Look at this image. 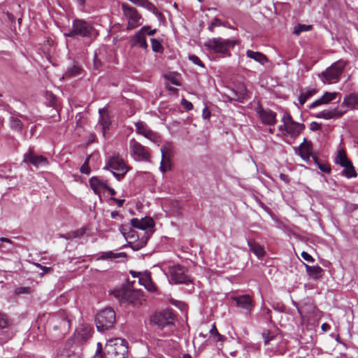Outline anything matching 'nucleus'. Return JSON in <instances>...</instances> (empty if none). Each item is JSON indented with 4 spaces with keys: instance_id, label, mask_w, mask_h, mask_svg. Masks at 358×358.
<instances>
[{
    "instance_id": "1",
    "label": "nucleus",
    "mask_w": 358,
    "mask_h": 358,
    "mask_svg": "<svg viewBox=\"0 0 358 358\" xmlns=\"http://www.w3.org/2000/svg\"><path fill=\"white\" fill-rule=\"evenodd\" d=\"M127 353V342L121 338L110 339L104 347V358H124Z\"/></svg>"
},
{
    "instance_id": "2",
    "label": "nucleus",
    "mask_w": 358,
    "mask_h": 358,
    "mask_svg": "<svg viewBox=\"0 0 358 358\" xmlns=\"http://www.w3.org/2000/svg\"><path fill=\"white\" fill-rule=\"evenodd\" d=\"M150 321L162 330L166 329L165 334H169L173 331L174 315L170 310L155 313L151 316Z\"/></svg>"
},
{
    "instance_id": "3",
    "label": "nucleus",
    "mask_w": 358,
    "mask_h": 358,
    "mask_svg": "<svg viewBox=\"0 0 358 358\" xmlns=\"http://www.w3.org/2000/svg\"><path fill=\"white\" fill-rule=\"evenodd\" d=\"M169 280L173 284H185L192 282L191 276L188 274V269L180 264L169 266Z\"/></svg>"
},
{
    "instance_id": "4",
    "label": "nucleus",
    "mask_w": 358,
    "mask_h": 358,
    "mask_svg": "<svg viewBox=\"0 0 358 358\" xmlns=\"http://www.w3.org/2000/svg\"><path fill=\"white\" fill-rule=\"evenodd\" d=\"M282 122V124L278 127L279 131L282 133L285 132L292 137L298 136L304 129L303 124L294 121L290 113L288 112L283 113Z\"/></svg>"
},
{
    "instance_id": "5",
    "label": "nucleus",
    "mask_w": 358,
    "mask_h": 358,
    "mask_svg": "<svg viewBox=\"0 0 358 358\" xmlns=\"http://www.w3.org/2000/svg\"><path fill=\"white\" fill-rule=\"evenodd\" d=\"M95 321L97 330L103 332L113 326L115 322V313L111 308L102 310L97 313Z\"/></svg>"
},
{
    "instance_id": "6",
    "label": "nucleus",
    "mask_w": 358,
    "mask_h": 358,
    "mask_svg": "<svg viewBox=\"0 0 358 358\" xmlns=\"http://www.w3.org/2000/svg\"><path fill=\"white\" fill-rule=\"evenodd\" d=\"M114 294L120 302L131 304L134 307H139L143 301V296L138 291L122 289L115 290Z\"/></svg>"
},
{
    "instance_id": "7",
    "label": "nucleus",
    "mask_w": 358,
    "mask_h": 358,
    "mask_svg": "<svg viewBox=\"0 0 358 358\" xmlns=\"http://www.w3.org/2000/svg\"><path fill=\"white\" fill-rule=\"evenodd\" d=\"M344 60H338L322 73V81L329 84L338 82L340 76L346 66Z\"/></svg>"
},
{
    "instance_id": "8",
    "label": "nucleus",
    "mask_w": 358,
    "mask_h": 358,
    "mask_svg": "<svg viewBox=\"0 0 358 358\" xmlns=\"http://www.w3.org/2000/svg\"><path fill=\"white\" fill-rule=\"evenodd\" d=\"M94 29L90 23L83 20L76 19L73 22L72 30L65 34V36L73 37L78 35L82 37H90L94 34Z\"/></svg>"
},
{
    "instance_id": "9",
    "label": "nucleus",
    "mask_w": 358,
    "mask_h": 358,
    "mask_svg": "<svg viewBox=\"0 0 358 358\" xmlns=\"http://www.w3.org/2000/svg\"><path fill=\"white\" fill-rule=\"evenodd\" d=\"M122 7L124 15L127 20V29H133L142 24V17L134 7H131L125 3H122Z\"/></svg>"
},
{
    "instance_id": "10",
    "label": "nucleus",
    "mask_w": 358,
    "mask_h": 358,
    "mask_svg": "<svg viewBox=\"0 0 358 358\" xmlns=\"http://www.w3.org/2000/svg\"><path fill=\"white\" fill-rule=\"evenodd\" d=\"M234 41L221 38H213L206 43V46L210 50L222 54H227L230 49L234 47Z\"/></svg>"
},
{
    "instance_id": "11",
    "label": "nucleus",
    "mask_w": 358,
    "mask_h": 358,
    "mask_svg": "<svg viewBox=\"0 0 358 358\" xmlns=\"http://www.w3.org/2000/svg\"><path fill=\"white\" fill-rule=\"evenodd\" d=\"M106 168L112 171L113 176L118 180H120L128 171L122 158H110Z\"/></svg>"
},
{
    "instance_id": "12",
    "label": "nucleus",
    "mask_w": 358,
    "mask_h": 358,
    "mask_svg": "<svg viewBox=\"0 0 358 358\" xmlns=\"http://www.w3.org/2000/svg\"><path fill=\"white\" fill-rule=\"evenodd\" d=\"M50 324L55 330H60L64 334L69 329L71 321L66 312L62 311L51 317Z\"/></svg>"
},
{
    "instance_id": "13",
    "label": "nucleus",
    "mask_w": 358,
    "mask_h": 358,
    "mask_svg": "<svg viewBox=\"0 0 358 358\" xmlns=\"http://www.w3.org/2000/svg\"><path fill=\"white\" fill-rule=\"evenodd\" d=\"M336 163L343 167L342 174L348 178H355L357 174L352 162L349 158H336Z\"/></svg>"
},
{
    "instance_id": "14",
    "label": "nucleus",
    "mask_w": 358,
    "mask_h": 358,
    "mask_svg": "<svg viewBox=\"0 0 358 358\" xmlns=\"http://www.w3.org/2000/svg\"><path fill=\"white\" fill-rule=\"evenodd\" d=\"M149 29L148 26L143 27L131 39L132 46H138L143 50L148 49L145 32Z\"/></svg>"
},
{
    "instance_id": "15",
    "label": "nucleus",
    "mask_w": 358,
    "mask_h": 358,
    "mask_svg": "<svg viewBox=\"0 0 358 358\" xmlns=\"http://www.w3.org/2000/svg\"><path fill=\"white\" fill-rule=\"evenodd\" d=\"M99 124L98 126L100 127L102 135L103 137L106 136V131L109 129L110 125V118L107 114V111L104 108H100L99 110Z\"/></svg>"
},
{
    "instance_id": "16",
    "label": "nucleus",
    "mask_w": 358,
    "mask_h": 358,
    "mask_svg": "<svg viewBox=\"0 0 358 358\" xmlns=\"http://www.w3.org/2000/svg\"><path fill=\"white\" fill-rule=\"evenodd\" d=\"M233 299L236 301L238 307L246 310L248 313H250L254 307L253 301L249 295L245 294L235 296Z\"/></svg>"
},
{
    "instance_id": "17",
    "label": "nucleus",
    "mask_w": 358,
    "mask_h": 358,
    "mask_svg": "<svg viewBox=\"0 0 358 358\" xmlns=\"http://www.w3.org/2000/svg\"><path fill=\"white\" fill-rule=\"evenodd\" d=\"M130 150L136 157H149L148 149L134 139L130 141Z\"/></svg>"
},
{
    "instance_id": "18",
    "label": "nucleus",
    "mask_w": 358,
    "mask_h": 358,
    "mask_svg": "<svg viewBox=\"0 0 358 358\" xmlns=\"http://www.w3.org/2000/svg\"><path fill=\"white\" fill-rule=\"evenodd\" d=\"M259 117L263 123L273 125L276 122V113L269 109H262L259 111Z\"/></svg>"
},
{
    "instance_id": "19",
    "label": "nucleus",
    "mask_w": 358,
    "mask_h": 358,
    "mask_svg": "<svg viewBox=\"0 0 358 358\" xmlns=\"http://www.w3.org/2000/svg\"><path fill=\"white\" fill-rule=\"evenodd\" d=\"M131 224L134 228L145 230L148 228L152 227L154 222L152 219L150 217H145L141 220L133 218L131 220Z\"/></svg>"
},
{
    "instance_id": "20",
    "label": "nucleus",
    "mask_w": 358,
    "mask_h": 358,
    "mask_svg": "<svg viewBox=\"0 0 358 358\" xmlns=\"http://www.w3.org/2000/svg\"><path fill=\"white\" fill-rule=\"evenodd\" d=\"M338 94L339 93L338 92H325L322 97L315 100L310 105V108H314L322 104H327L334 100Z\"/></svg>"
},
{
    "instance_id": "21",
    "label": "nucleus",
    "mask_w": 358,
    "mask_h": 358,
    "mask_svg": "<svg viewBox=\"0 0 358 358\" xmlns=\"http://www.w3.org/2000/svg\"><path fill=\"white\" fill-rule=\"evenodd\" d=\"M342 106L350 109H358V93L352 92L345 96Z\"/></svg>"
},
{
    "instance_id": "22",
    "label": "nucleus",
    "mask_w": 358,
    "mask_h": 358,
    "mask_svg": "<svg viewBox=\"0 0 358 358\" xmlns=\"http://www.w3.org/2000/svg\"><path fill=\"white\" fill-rule=\"evenodd\" d=\"M246 56L248 58L253 59L254 61L258 62L259 64H260L262 65H264V64H266L268 62V59L266 57V55L260 52H256V51H253L251 50H248L246 51Z\"/></svg>"
},
{
    "instance_id": "23",
    "label": "nucleus",
    "mask_w": 358,
    "mask_h": 358,
    "mask_svg": "<svg viewBox=\"0 0 358 358\" xmlns=\"http://www.w3.org/2000/svg\"><path fill=\"white\" fill-rule=\"evenodd\" d=\"M89 183L91 188L94 191V192L97 193L100 189H104L105 187H107L106 181L102 180L99 177H92L89 180Z\"/></svg>"
},
{
    "instance_id": "24",
    "label": "nucleus",
    "mask_w": 358,
    "mask_h": 358,
    "mask_svg": "<svg viewBox=\"0 0 358 358\" xmlns=\"http://www.w3.org/2000/svg\"><path fill=\"white\" fill-rule=\"evenodd\" d=\"M344 113L338 110L336 108L333 110H327L320 112L317 114V118H322L324 120H330L336 117H341Z\"/></svg>"
},
{
    "instance_id": "25",
    "label": "nucleus",
    "mask_w": 358,
    "mask_h": 358,
    "mask_svg": "<svg viewBox=\"0 0 358 358\" xmlns=\"http://www.w3.org/2000/svg\"><path fill=\"white\" fill-rule=\"evenodd\" d=\"M305 266L307 273L313 279L317 280L322 277L323 269L320 266H309L305 264Z\"/></svg>"
},
{
    "instance_id": "26",
    "label": "nucleus",
    "mask_w": 358,
    "mask_h": 358,
    "mask_svg": "<svg viewBox=\"0 0 358 358\" xmlns=\"http://www.w3.org/2000/svg\"><path fill=\"white\" fill-rule=\"evenodd\" d=\"M139 283L143 285L150 292H154L157 289L156 285L151 280V278L148 275H144L143 276L140 277Z\"/></svg>"
},
{
    "instance_id": "27",
    "label": "nucleus",
    "mask_w": 358,
    "mask_h": 358,
    "mask_svg": "<svg viewBox=\"0 0 358 358\" xmlns=\"http://www.w3.org/2000/svg\"><path fill=\"white\" fill-rule=\"evenodd\" d=\"M299 149L300 157H313L311 153V143L310 141L304 139Z\"/></svg>"
},
{
    "instance_id": "28",
    "label": "nucleus",
    "mask_w": 358,
    "mask_h": 358,
    "mask_svg": "<svg viewBox=\"0 0 358 358\" xmlns=\"http://www.w3.org/2000/svg\"><path fill=\"white\" fill-rule=\"evenodd\" d=\"M248 245L250 250L259 258L263 257L265 254L264 248L255 241H248Z\"/></svg>"
},
{
    "instance_id": "29",
    "label": "nucleus",
    "mask_w": 358,
    "mask_h": 358,
    "mask_svg": "<svg viewBox=\"0 0 358 358\" xmlns=\"http://www.w3.org/2000/svg\"><path fill=\"white\" fill-rule=\"evenodd\" d=\"M24 162L28 165L32 164L36 169L48 164L47 158H24Z\"/></svg>"
},
{
    "instance_id": "30",
    "label": "nucleus",
    "mask_w": 358,
    "mask_h": 358,
    "mask_svg": "<svg viewBox=\"0 0 358 358\" xmlns=\"http://www.w3.org/2000/svg\"><path fill=\"white\" fill-rule=\"evenodd\" d=\"M126 253L125 252H113L112 251H108V252H103L99 254V257L97 259H117L120 257H125Z\"/></svg>"
},
{
    "instance_id": "31",
    "label": "nucleus",
    "mask_w": 358,
    "mask_h": 358,
    "mask_svg": "<svg viewBox=\"0 0 358 358\" xmlns=\"http://www.w3.org/2000/svg\"><path fill=\"white\" fill-rule=\"evenodd\" d=\"M92 329L89 326H84L78 331V338L86 341L92 336Z\"/></svg>"
},
{
    "instance_id": "32",
    "label": "nucleus",
    "mask_w": 358,
    "mask_h": 358,
    "mask_svg": "<svg viewBox=\"0 0 358 358\" xmlns=\"http://www.w3.org/2000/svg\"><path fill=\"white\" fill-rule=\"evenodd\" d=\"M57 357L58 358H80L78 354L71 348H64L58 352Z\"/></svg>"
},
{
    "instance_id": "33",
    "label": "nucleus",
    "mask_w": 358,
    "mask_h": 358,
    "mask_svg": "<svg viewBox=\"0 0 358 358\" xmlns=\"http://www.w3.org/2000/svg\"><path fill=\"white\" fill-rule=\"evenodd\" d=\"M317 92L315 89H309L306 91H302L299 96V101L301 105H303L307 99L313 96Z\"/></svg>"
},
{
    "instance_id": "34",
    "label": "nucleus",
    "mask_w": 358,
    "mask_h": 358,
    "mask_svg": "<svg viewBox=\"0 0 358 358\" xmlns=\"http://www.w3.org/2000/svg\"><path fill=\"white\" fill-rule=\"evenodd\" d=\"M11 325L12 322L8 315L0 312V330L8 329Z\"/></svg>"
},
{
    "instance_id": "35",
    "label": "nucleus",
    "mask_w": 358,
    "mask_h": 358,
    "mask_svg": "<svg viewBox=\"0 0 358 358\" xmlns=\"http://www.w3.org/2000/svg\"><path fill=\"white\" fill-rule=\"evenodd\" d=\"M313 159L321 171L324 173H330L331 168L329 164L322 162L320 158H313Z\"/></svg>"
},
{
    "instance_id": "36",
    "label": "nucleus",
    "mask_w": 358,
    "mask_h": 358,
    "mask_svg": "<svg viewBox=\"0 0 358 358\" xmlns=\"http://www.w3.org/2000/svg\"><path fill=\"white\" fill-rule=\"evenodd\" d=\"M135 127H136V132L139 134L143 135V136L150 129L148 128V125L142 121H138V122H136Z\"/></svg>"
},
{
    "instance_id": "37",
    "label": "nucleus",
    "mask_w": 358,
    "mask_h": 358,
    "mask_svg": "<svg viewBox=\"0 0 358 358\" xmlns=\"http://www.w3.org/2000/svg\"><path fill=\"white\" fill-rule=\"evenodd\" d=\"M172 166L171 158H162L160 170L162 173L171 170Z\"/></svg>"
},
{
    "instance_id": "38",
    "label": "nucleus",
    "mask_w": 358,
    "mask_h": 358,
    "mask_svg": "<svg viewBox=\"0 0 358 358\" xmlns=\"http://www.w3.org/2000/svg\"><path fill=\"white\" fill-rule=\"evenodd\" d=\"M209 333L210 336L213 337L216 342L222 341L224 340V337L218 332L215 324H213L211 329L209 330Z\"/></svg>"
},
{
    "instance_id": "39",
    "label": "nucleus",
    "mask_w": 358,
    "mask_h": 358,
    "mask_svg": "<svg viewBox=\"0 0 358 358\" xmlns=\"http://www.w3.org/2000/svg\"><path fill=\"white\" fill-rule=\"evenodd\" d=\"M10 126L13 129L20 131L22 127V123L17 117H10Z\"/></svg>"
},
{
    "instance_id": "40",
    "label": "nucleus",
    "mask_w": 358,
    "mask_h": 358,
    "mask_svg": "<svg viewBox=\"0 0 358 358\" xmlns=\"http://www.w3.org/2000/svg\"><path fill=\"white\" fill-rule=\"evenodd\" d=\"M144 137L155 143L160 141V136L151 129H149V131L144 135Z\"/></svg>"
},
{
    "instance_id": "41",
    "label": "nucleus",
    "mask_w": 358,
    "mask_h": 358,
    "mask_svg": "<svg viewBox=\"0 0 358 358\" xmlns=\"http://www.w3.org/2000/svg\"><path fill=\"white\" fill-rule=\"evenodd\" d=\"M173 147L170 143H166L161 148L162 157H166L173 153Z\"/></svg>"
},
{
    "instance_id": "42",
    "label": "nucleus",
    "mask_w": 358,
    "mask_h": 358,
    "mask_svg": "<svg viewBox=\"0 0 358 358\" xmlns=\"http://www.w3.org/2000/svg\"><path fill=\"white\" fill-rule=\"evenodd\" d=\"M80 71V68L76 65H73L71 67L67 69L65 73V76L73 77L78 75Z\"/></svg>"
},
{
    "instance_id": "43",
    "label": "nucleus",
    "mask_w": 358,
    "mask_h": 358,
    "mask_svg": "<svg viewBox=\"0 0 358 358\" xmlns=\"http://www.w3.org/2000/svg\"><path fill=\"white\" fill-rule=\"evenodd\" d=\"M152 49L155 52L161 53L163 52V47L160 42L155 38L151 39Z\"/></svg>"
},
{
    "instance_id": "44",
    "label": "nucleus",
    "mask_w": 358,
    "mask_h": 358,
    "mask_svg": "<svg viewBox=\"0 0 358 358\" xmlns=\"http://www.w3.org/2000/svg\"><path fill=\"white\" fill-rule=\"evenodd\" d=\"M312 28L311 25H306V24H298L295 27L294 33L296 35H299L301 32L307 31L310 30Z\"/></svg>"
},
{
    "instance_id": "45",
    "label": "nucleus",
    "mask_w": 358,
    "mask_h": 358,
    "mask_svg": "<svg viewBox=\"0 0 358 358\" xmlns=\"http://www.w3.org/2000/svg\"><path fill=\"white\" fill-rule=\"evenodd\" d=\"M0 241L1 242H4V243H7L8 244H10V247H6V245H3V244H1L0 245V250L3 252H6V251H10L13 249V242L7 238H0Z\"/></svg>"
},
{
    "instance_id": "46",
    "label": "nucleus",
    "mask_w": 358,
    "mask_h": 358,
    "mask_svg": "<svg viewBox=\"0 0 358 358\" xmlns=\"http://www.w3.org/2000/svg\"><path fill=\"white\" fill-rule=\"evenodd\" d=\"M89 160L90 158H87L85 162L80 168V171L83 174L90 175L91 173V169L89 166Z\"/></svg>"
},
{
    "instance_id": "47",
    "label": "nucleus",
    "mask_w": 358,
    "mask_h": 358,
    "mask_svg": "<svg viewBox=\"0 0 358 358\" xmlns=\"http://www.w3.org/2000/svg\"><path fill=\"white\" fill-rule=\"evenodd\" d=\"M13 337V333L9 331H6L1 336H0V344L3 345L6 343L8 341L11 339Z\"/></svg>"
},
{
    "instance_id": "48",
    "label": "nucleus",
    "mask_w": 358,
    "mask_h": 358,
    "mask_svg": "<svg viewBox=\"0 0 358 358\" xmlns=\"http://www.w3.org/2000/svg\"><path fill=\"white\" fill-rule=\"evenodd\" d=\"M189 59L191 62H192L194 64L198 65V66H200L201 67H203V64L202 63V62L201 61V59L196 55H189Z\"/></svg>"
},
{
    "instance_id": "49",
    "label": "nucleus",
    "mask_w": 358,
    "mask_h": 358,
    "mask_svg": "<svg viewBox=\"0 0 358 358\" xmlns=\"http://www.w3.org/2000/svg\"><path fill=\"white\" fill-rule=\"evenodd\" d=\"M222 25V22L218 18H215L211 23L210 24L208 29L210 31H213L214 27H220Z\"/></svg>"
},
{
    "instance_id": "50",
    "label": "nucleus",
    "mask_w": 358,
    "mask_h": 358,
    "mask_svg": "<svg viewBox=\"0 0 358 358\" xmlns=\"http://www.w3.org/2000/svg\"><path fill=\"white\" fill-rule=\"evenodd\" d=\"M181 104L187 110H191L193 108L192 103L185 99L181 100Z\"/></svg>"
},
{
    "instance_id": "51",
    "label": "nucleus",
    "mask_w": 358,
    "mask_h": 358,
    "mask_svg": "<svg viewBox=\"0 0 358 358\" xmlns=\"http://www.w3.org/2000/svg\"><path fill=\"white\" fill-rule=\"evenodd\" d=\"M301 257L304 260H306V262H314V261H315L314 258L310 255H309L308 252H306L305 251H303L301 252Z\"/></svg>"
},
{
    "instance_id": "52",
    "label": "nucleus",
    "mask_w": 358,
    "mask_h": 358,
    "mask_svg": "<svg viewBox=\"0 0 358 358\" xmlns=\"http://www.w3.org/2000/svg\"><path fill=\"white\" fill-rule=\"evenodd\" d=\"M131 2H133L135 4L140 5L142 6H151V3L147 1V0H130Z\"/></svg>"
},
{
    "instance_id": "53",
    "label": "nucleus",
    "mask_w": 358,
    "mask_h": 358,
    "mask_svg": "<svg viewBox=\"0 0 358 358\" xmlns=\"http://www.w3.org/2000/svg\"><path fill=\"white\" fill-rule=\"evenodd\" d=\"M166 78L168 80H169L171 81V83L172 84L177 85V86L180 85V83L179 80L176 76L169 75V76H167Z\"/></svg>"
},
{
    "instance_id": "54",
    "label": "nucleus",
    "mask_w": 358,
    "mask_h": 358,
    "mask_svg": "<svg viewBox=\"0 0 358 358\" xmlns=\"http://www.w3.org/2000/svg\"><path fill=\"white\" fill-rule=\"evenodd\" d=\"M211 115L210 111L205 107L202 110V117L204 120H208Z\"/></svg>"
},
{
    "instance_id": "55",
    "label": "nucleus",
    "mask_w": 358,
    "mask_h": 358,
    "mask_svg": "<svg viewBox=\"0 0 358 358\" xmlns=\"http://www.w3.org/2000/svg\"><path fill=\"white\" fill-rule=\"evenodd\" d=\"M72 1L77 5V6L78 8H84L87 0H72Z\"/></svg>"
},
{
    "instance_id": "56",
    "label": "nucleus",
    "mask_w": 358,
    "mask_h": 358,
    "mask_svg": "<svg viewBox=\"0 0 358 358\" xmlns=\"http://www.w3.org/2000/svg\"><path fill=\"white\" fill-rule=\"evenodd\" d=\"M268 334H269V332H268V331H267V332H264V333L262 334V336H263V337L264 338V343H265V345H267V344L269 343V341L273 338V336H271V337L268 338V337L266 336V335H268Z\"/></svg>"
},
{
    "instance_id": "57",
    "label": "nucleus",
    "mask_w": 358,
    "mask_h": 358,
    "mask_svg": "<svg viewBox=\"0 0 358 358\" xmlns=\"http://www.w3.org/2000/svg\"><path fill=\"white\" fill-rule=\"evenodd\" d=\"M279 177H280V180H282L285 182H286V183L289 182V178L287 175L284 174V173H280Z\"/></svg>"
},
{
    "instance_id": "58",
    "label": "nucleus",
    "mask_w": 358,
    "mask_h": 358,
    "mask_svg": "<svg viewBox=\"0 0 358 358\" xmlns=\"http://www.w3.org/2000/svg\"><path fill=\"white\" fill-rule=\"evenodd\" d=\"M29 289V288H28V287H19L16 289V293L17 294L27 293Z\"/></svg>"
},
{
    "instance_id": "59",
    "label": "nucleus",
    "mask_w": 358,
    "mask_h": 358,
    "mask_svg": "<svg viewBox=\"0 0 358 358\" xmlns=\"http://www.w3.org/2000/svg\"><path fill=\"white\" fill-rule=\"evenodd\" d=\"M111 199L115 201L119 207L122 206V205L124 202V199H116L115 197H112Z\"/></svg>"
},
{
    "instance_id": "60",
    "label": "nucleus",
    "mask_w": 358,
    "mask_h": 358,
    "mask_svg": "<svg viewBox=\"0 0 358 358\" xmlns=\"http://www.w3.org/2000/svg\"><path fill=\"white\" fill-rule=\"evenodd\" d=\"M321 329L323 331H329L330 329H331V327L329 324L327 323H324L322 324L321 326Z\"/></svg>"
},
{
    "instance_id": "61",
    "label": "nucleus",
    "mask_w": 358,
    "mask_h": 358,
    "mask_svg": "<svg viewBox=\"0 0 358 358\" xmlns=\"http://www.w3.org/2000/svg\"><path fill=\"white\" fill-rule=\"evenodd\" d=\"M104 189H106L111 196H113L116 194L115 191L113 188L108 187V185L107 187L104 188Z\"/></svg>"
},
{
    "instance_id": "62",
    "label": "nucleus",
    "mask_w": 358,
    "mask_h": 358,
    "mask_svg": "<svg viewBox=\"0 0 358 358\" xmlns=\"http://www.w3.org/2000/svg\"><path fill=\"white\" fill-rule=\"evenodd\" d=\"M156 32V30L155 29H150V28L147 30V31L145 32V36L147 35L148 36H152L155 34Z\"/></svg>"
},
{
    "instance_id": "63",
    "label": "nucleus",
    "mask_w": 358,
    "mask_h": 358,
    "mask_svg": "<svg viewBox=\"0 0 358 358\" xmlns=\"http://www.w3.org/2000/svg\"><path fill=\"white\" fill-rule=\"evenodd\" d=\"M336 157H345V153L343 150H339L337 152V156Z\"/></svg>"
},
{
    "instance_id": "64",
    "label": "nucleus",
    "mask_w": 358,
    "mask_h": 358,
    "mask_svg": "<svg viewBox=\"0 0 358 358\" xmlns=\"http://www.w3.org/2000/svg\"><path fill=\"white\" fill-rule=\"evenodd\" d=\"M110 215H111V217L116 218V217L119 215V213L117 211H113V212H111Z\"/></svg>"
}]
</instances>
